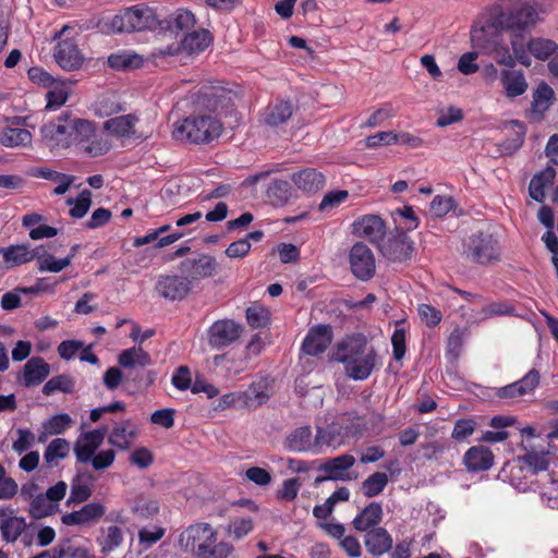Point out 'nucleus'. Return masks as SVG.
I'll return each instance as SVG.
<instances>
[{
    "instance_id": "680f3d73",
    "label": "nucleus",
    "mask_w": 558,
    "mask_h": 558,
    "mask_svg": "<svg viewBox=\"0 0 558 558\" xmlns=\"http://www.w3.org/2000/svg\"><path fill=\"white\" fill-rule=\"evenodd\" d=\"M476 428V422L473 418H459L453 426L451 437L461 442L470 437Z\"/></svg>"
},
{
    "instance_id": "393cba45",
    "label": "nucleus",
    "mask_w": 558,
    "mask_h": 558,
    "mask_svg": "<svg viewBox=\"0 0 558 558\" xmlns=\"http://www.w3.org/2000/svg\"><path fill=\"white\" fill-rule=\"evenodd\" d=\"M345 374L354 380L367 379L376 365V351L342 362Z\"/></svg>"
},
{
    "instance_id": "09e8293b",
    "label": "nucleus",
    "mask_w": 558,
    "mask_h": 558,
    "mask_svg": "<svg viewBox=\"0 0 558 558\" xmlns=\"http://www.w3.org/2000/svg\"><path fill=\"white\" fill-rule=\"evenodd\" d=\"M143 63V59L135 53L131 52H119L109 56L108 64L110 68L116 70H128L140 68Z\"/></svg>"
},
{
    "instance_id": "0e129e2a",
    "label": "nucleus",
    "mask_w": 558,
    "mask_h": 558,
    "mask_svg": "<svg viewBox=\"0 0 558 558\" xmlns=\"http://www.w3.org/2000/svg\"><path fill=\"white\" fill-rule=\"evenodd\" d=\"M133 512L141 518H149L159 510L158 501L140 496L132 508Z\"/></svg>"
},
{
    "instance_id": "bb28decb",
    "label": "nucleus",
    "mask_w": 558,
    "mask_h": 558,
    "mask_svg": "<svg viewBox=\"0 0 558 558\" xmlns=\"http://www.w3.org/2000/svg\"><path fill=\"white\" fill-rule=\"evenodd\" d=\"M138 122V118L135 114H124L116 118H111L104 123V129L116 137H144L142 134H137L135 125Z\"/></svg>"
},
{
    "instance_id": "c756f323",
    "label": "nucleus",
    "mask_w": 558,
    "mask_h": 558,
    "mask_svg": "<svg viewBox=\"0 0 558 558\" xmlns=\"http://www.w3.org/2000/svg\"><path fill=\"white\" fill-rule=\"evenodd\" d=\"M50 374V366L43 357L29 359L23 367V384L25 387L41 384Z\"/></svg>"
},
{
    "instance_id": "3c124183",
    "label": "nucleus",
    "mask_w": 558,
    "mask_h": 558,
    "mask_svg": "<svg viewBox=\"0 0 558 558\" xmlns=\"http://www.w3.org/2000/svg\"><path fill=\"white\" fill-rule=\"evenodd\" d=\"M510 43L512 57L515 59V63L518 62L521 65L529 68L532 64V59L524 37L520 33H512Z\"/></svg>"
},
{
    "instance_id": "9b49d317",
    "label": "nucleus",
    "mask_w": 558,
    "mask_h": 558,
    "mask_svg": "<svg viewBox=\"0 0 558 558\" xmlns=\"http://www.w3.org/2000/svg\"><path fill=\"white\" fill-rule=\"evenodd\" d=\"M296 109V104L291 99L277 97L262 110L260 122L270 129L283 126L292 118Z\"/></svg>"
},
{
    "instance_id": "f03ea898",
    "label": "nucleus",
    "mask_w": 558,
    "mask_h": 558,
    "mask_svg": "<svg viewBox=\"0 0 558 558\" xmlns=\"http://www.w3.org/2000/svg\"><path fill=\"white\" fill-rule=\"evenodd\" d=\"M238 94L211 82V141L221 137L227 130L232 132L240 123L235 108Z\"/></svg>"
},
{
    "instance_id": "774afa93",
    "label": "nucleus",
    "mask_w": 558,
    "mask_h": 558,
    "mask_svg": "<svg viewBox=\"0 0 558 558\" xmlns=\"http://www.w3.org/2000/svg\"><path fill=\"white\" fill-rule=\"evenodd\" d=\"M171 384L180 391H186L192 384L191 369L185 366H179L171 377Z\"/></svg>"
},
{
    "instance_id": "603ef678",
    "label": "nucleus",
    "mask_w": 558,
    "mask_h": 558,
    "mask_svg": "<svg viewBox=\"0 0 558 558\" xmlns=\"http://www.w3.org/2000/svg\"><path fill=\"white\" fill-rule=\"evenodd\" d=\"M182 266L183 270L193 279L204 278L209 272V257L201 255L198 258H189Z\"/></svg>"
},
{
    "instance_id": "49530a36",
    "label": "nucleus",
    "mask_w": 558,
    "mask_h": 558,
    "mask_svg": "<svg viewBox=\"0 0 558 558\" xmlns=\"http://www.w3.org/2000/svg\"><path fill=\"white\" fill-rule=\"evenodd\" d=\"M38 269L40 271L60 272L71 265V257L56 258L53 255L48 254L39 247Z\"/></svg>"
},
{
    "instance_id": "58836bf2",
    "label": "nucleus",
    "mask_w": 558,
    "mask_h": 558,
    "mask_svg": "<svg viewBox=\"0 0 558 558\" xmlns=\"http://www.w3.org/2000/svg\"><path fill=\"white\" fill-rule=\"evenodd\" d=\"M472 40L475 46L485 49L497 64L504 65L505 68L515 65V59L512 57V53L506 44L494 40L489 45L484 46L480 44V38L475 35L472 36Z\"/></svg>"
},
{
    "instance_id": "69168bd1",
    "label": "nucleus",
    "mask_w": 558,
    "mask_h": 558,
    "mask_svg": "<svg viewBox=\"0 0 558 558\" xmlns=\"http://www.w3.org/2000/svg\"><path fill=\"white\" fill-rule=\"evenodd\" d=\"M393 116V109L390 104H384L380 108L375 110L368 119L362 124V128H376L381 125L386 120Z\"/></svg>"
},
{
    "instance_id": "864d4df0",
    "label": "nucleus",
    "mask_w": 558,
    "mask_h": 558,
    "mask_svg": "<svg viewBox=\"0 0 558 558\" xmlns=\"http://www.w3.org/2000/svg\"><path fill=\"white\" fill-rule=\"evenodd\" d=\"M58 505H53L46 494H38L29 505V514L35 519L45 518L54 512Z\"/></svg>"
},
{
    "instance_id": "5701e85b",
    "label": "nucleus",
    "mask_w": 558,
    "mask_h": 558,
    "mask_svg": "<svg viewBox=\"0 0 558 558\" xmlns=\"http://www.w3.org/2000/svg\"><path fill=\"white\" fill-rule=\"evenodd\" d=\"M105 439V432L94 429L82 434L74 445V453L78 462L87 463Z\"/></svg>"
},
{
    "instance_id": "e2e57ef3",
    "label": "nucleus",
    "mask_w": 558,
    "mask_h": 558,
    "mask_svg": "<svg viewBox=\"0 0 558 558\" xmlns=\"http://www.w3.org/2000/svg\"><path fill=\"white\" fill-rule=\"evenodd\" d=\"M398 140L397 133L392 131H381L367 136L365 138V146L367 148H377L379 146L398 144Z\"/></svg>"
},
{
    "instance_id": "dca6fc26",
    "label": "nucleus",
    "mask_w": 558,
    "mask_h": 558,
    "mask_svg": "<svg viewBox=\"0 0 558 558\" xmlns=\"http://www.w3.org/2000/svg\"><path fill=\"white\" fill-rule=\"evenodd\" d=\"M541 383V375L536 368L530 369L521 379L500 387L496 396L500 399H514L534 392Z\"/></svg>"
},
{
    "instance_id": "2eb2a0df",
    "label": "nucleus",
    "mask_w": 558,
    "mask_h": 558,
    "mask_svg": "<svg viewBox=\"0 0 558 558\" xmlns=\"http://www.w3.org/2000/svg\"><path fill=\"white\" fill-rule=\"evenodd\" d=\"M352 233L377 245L386 234V223L378 215H364L352 223Z\"/></svg>"
},
{
    "instance_id": "13d9d810",
    "label": "nucleus",
    "mask_w": 558,
    "mask_h": 558,
    "mask_svg": "<svg viewBox=\"0 0 558 558\" xmlns=\"http://www.w3.org/2000/svg\"><path fill=\"white\" fill-rule=\"evenodd\" d=\"M247 324L254 328H264L269 325V311L264 306H250L245 311Z\"/></svg>"
},
{
    "instance_id": "aec40b11",
    "label": "nucleus",
    "mask_w": 558,
    "mask_h": 558,
    "mask_svg": "<svg viewBox=\"0 0 558 558\" xmlns=\"http://www.w3.org/2000/svg\"><path fill=\"white\" fill-rule=\"evenodd\" d=\"M106 513V507L100 502H89L80 510L65 513L61 517L64 525H89L98 522Z\"/></svg>"
},
{
    "instance_id": "0eeeda50",
    "label": "nucleus",
    "mask_w": 558,
    "mask_h": 558,
    "mask_svg": "<svg viewBox=\"0 0 558 558\" xmlns=\"http://www.w3.org/2000/svg\"><path fill=\"white\" fill-rule=\"evenodd\" d=\"M180 545L190 558H209V525L189 526L180 536Z\"/></svg>"
},
{
    "instance_id": "4c0bfd02",
    "label": "nucleus",
    "mask_w": 558,
    "mask_h": 558,
    "mask_svg": "<svg viewBox=\"0 0 558 558\" xmlns=\"http://www.w3.org/2000/svg\"><path fill=\"white\" fill-rule=\"evenodd\" d=\"M72 423L73 421L71 416L66 413H60L51 416L43 423L41 429L38 434V441L44 444L50 436L63 434L70 428Z\"/></svg>"
},
{
    "instance_id": "4468645a",
    "label": "nucleus",
    "mask_w": 558,
    "mask_h": 558,
    "mask_svg": "<svg viewBox=\"0 0 558 558\" xmlns=\"http://www.w3.org/2000/svg\"><path fill=\"white\" fill-rule=\"evenodd\" d=\"M274 381V378L270 376H259L245 391L240 392L239 399H242V403L245 407L256 409L267 403L270 399Z\"/></svg>"
},
{
    "instance_id": "79ce46f5",
    "label": "nucleus",
    "mask_w": 558,
    "mask_h": 558,
    "mask_svg": "<svg viewBox=\"0 0 558 558\" xmlns=\"http://www.w3.org/2000/svg\"><path fill=\"white\" fill-rule=\"evenodd\" d=\"M123 541L122 530L117 525H110L101 529L97 543L101 547L102 554H108L119 547Z\"/></svg>"
},
{
    "instance_id": "473e14b6",
    "label": "nucleus",
    "mask_w": 558,
    "mask_h": 558,
    "mask_svg": "<svg viewBox=\"0 0 558 558\" xmlns=\"http://www.w3.org/2000/svg\"><path fill=\"white\" fill-rule=\"evenodd\" d=\"M33 142L32 133L23 128L8 125L0 131V144L8 148L29 147Z\"/></svg>"
},
{
    "instance_id": "c9c22d12",
    "label": "nucleus",
    "mask_w": 558,
    "mask_h": 558,
    "mask_svg": "<svg viewBox=\"0 0 558 558\" xmlns=\"http://www.w3.org/2000/svg\"><path fill=\"white\" fill-rule=\"evenodd\" d=\"M527 50L531 56L539 61H548L558 58V44L549 38L532 37L527 41Z\"/></svg>"
},
{
    "instance_id": "6ab92c4d",
    "label": "nucleus",
    "mask_w": 558,
    "mask_h": 558,
    "mask_svg": "<svg viewBox=\"0 0 558 558\" xmlns=\"http://www.w3.org/2000/svg\"><path fill=\"white\" fill-rule=\"evenodd\" d=\"M369 350L375 349L368 345L366 337L363 333H353L337 344L335 360L342 363L369 353Z\"/></svg>"
},
{
    "instance_id": "1a4fd4ad",
    "label": "nucleus",
    "mask_w": 558,
    "mask_h": 558,
    "mask_svg": "<svg viewBox=\"0 0 558 558\" xmlns=\"http://www.w3.org/2000/svg\"><path fill=\"white\" fill-rule=\"evenodd\" d=\"M172 135L177 141L198 144L209 136L206 117H189L173 124Z\"/></svg>"
},
{
    "instance_id": "6e6d98bb",
    "label": "nucleus",
    "mask_w": 558,
    "mask_h": 558,
    "mask_svg": "<svg viewBox=\"0 0 558 558\" xmlns=\"http://www.w3.org/2000/svg\"><path fill=\"white\" fill-rule=\"evenodd\" d=\"M183 50L189 53L203 51L207 47V32H192L184 36L181 41Z\"/></svg>"
},
{
    "instance_id": "a878e982",
    "label": "nucleus",
    "mask_w": 558,
    "mask_h": 558,
    "mask_svg": "<svg viewBox=\"0 0 558 558\" xmlns=\"http://www.w3.org/2000/svg\"><path fill=\"white\" fill-rule=\"evenodd\" d=\"M156 289L165 299L175 301L185 298L191 289L186 278L179 276L160 277Z\"/></svg>"
},
{
    "instance_id": "37998d69",
    "label": "nucleus",
    "mask_w": 558,
    "mask_h": 558,
    "mask_svg": "<svg viewBox=\"0 0 558 558\" xmlns=\"http://www.w3.org/2000/svg\"><path fill=\"white\" fill-rule=\"evenodd\" d=\"M389 477L384 472H375L367 476L361 485L362 493L367 498L380 495L388 485Z\"/></svg>"
},
{
    "instance_id": "4d7b16f0",
    "label": "nucleus",
    "mask_w": 558,
    "mask_h": 558,
    "mask_svg": "<svg viewBox=\"0 0 558 558\" xmlns=\"http://www.w3.org/2000/svg\"><path fill=\"white\" fill-rule=\"evenodd\" d=\"M183 236V233L182 232H172L168 235H165V236H159L158 235V232L155 230L144 236H140V238H136L134 240V245L135 246H142V245H145V244H148V243H151L154 242L155 240H158L157 242V247H165V246H168L172 243H174L175 241H178L179 239H181Z\"/></svg>"
},
{
    "instance_id": "de8ad7c7",
    "label": "nucleus",
    "mask_w": 558,
    "mask_h": 558,
    "mask_svg": "<svg viewBox=\"0 0 558 558\" xmlns=\"http://www.w3.org/2000/svg\"><path fill=\"white\" fill-rule=\"evenodd\" d=\"M90 485L84 481L83 475L75 477L71 484L70 497L66 500V505H76L86 501L92 496Z\"/></svg>"
},
{
    "instance_id": "423d86ee",
    "label": "nucleus",
    "mask_w": 558,
    "mask_h": 558,
    "mask_svg": "<svg viewBox=\"0 0 558 558\" xmlns=\"http://www.w3.org/2000/svg\"><path fill=\"white\" fill-rule=\"evenodd\" d=\"M377 250L388 262L402 264L412 258L414 242L404 230L396 229L385 234Z\"/></svg>"
},
{
    "instance_id": "f3484780",
    "label": "nucleus",
    "mask_w": 558,
    "mask_h": 558,
    "mask_svg": "<svg viewBox=\"0 0 558 558\" xmlns=\"http://www.w3.org/2000/svg\"><path fill=\"white\" fill-rule=\"evenodd\" d=\"M332 341V329L329 325H316L310 328L302 342V351L308 355L324 353Z\"/></svg>"
},
{
    "instance_id": "cd10ccee",
    "label": "nucleus",
    "mask_w": 558,
    "mask_h": 558,
    "mask_svg": "<svg viewBox=\"0 0 558 558\" xmlns=\"http://www.w3.org/2000/svg\"><path fill=\"white\" fill-rule=\"evenodd\" d=\"M392 537L385 527H375L366 532L364 545L367 551L379 557L392 549Z\"/></svg>"
},
{
    "instance_id": "4be33fe9",
    "label": "nucleus",
    "mask_w": 558,
    "mask_h": 558,
    "mask_svg": "<svg viewBox=\"0 0 558 558\" xmlns=\"http://www.w3.org/2000/svg\"><path fill=\"white\" fill-rule=\"evenodd\" d=\"M26 526L25 519L16 517L12 508L0 506V532L3 541L16 542Z\"/></svg>"
},
{
    "instance_id": "052dcab7",
    "label": "nucleus",
    "mask_w": 558,
    "mask_h": 558,
    "mask_svg": "<svg viewBox=\"0 0 558 558\" xmlns=\"http://www.w3.org/2000/svg\"><path fill=\"white\" fill-rule=\"evenodd\" d=\"M68 204L73 205L70 209L71 217L82 218L87 214L92 205V193L88 190H84L76 201L69 199Z\"/></svg>"
},
{
    "instance_id": "b1692460",
    "label": "nucleus",
    "mask_w": 558,
    "mask_h": 558,
    "mask_svg": "<svg viewBox=\"0 0 558 558\" xmlns=\"http://www.w3.org/2000/svg\"><path fill=\"white\" fill-rule=\"evenodd\" d=\"M242 331V326L231 319L211 324V347L222 348L234 342Z\"/></svg>"
},
{
    "instance_id": "412c9836",
    "label": "nucleus",
    "mask_w": 558,
    "mask_h": 558,
    "mask_svg": "<svg viewBox=\"0 0 558 558\" xmlns=\"http://www.w3.org/2000/svg\"><path fill=\"white\" fill-rule=\"evenodd\" d=\"M291 181L306 195H314L326 185V177L315 168H304L292 173Z\"/></svg>"
},
{
    "instance_id": "f257e3e1",
    "label": "nucleus",
    "mask_w": 558,
    "mask_h": 558,
    "mask_svg": "<svg viewBox=\"0 0 558 558\" xmlns=\"http://www.w3.org/2000/svg\"><path fill=\"white\" fill-rule=\"evenodd\" d=\"M545 13L537 2L511 0L497 9L489 19V26L511 33L530 32L542 21Z\"/></svg>"
},
{
    "instance_id": "72a5a7b5",
    "label": "nucleus",
    "mask_w": 558,
    "mask_h": 558,
    "mask_svg": "<svg viewBox=\"0 0 558 558\" xmlns=\"http://www.w3.org/2000/svg\"><path fill=\"white\" fill-rule=\"evenodd\" d=\"M556 177V171L548 166L544 170L535 173L529 184V194L531 198L538 203H543L546 197V189L551 186Z\"/></svg>"
},
{
    "instance_id": "5fc2aeb1",
    "label": "nucleus",
    "mask_w": 558,
    "mask_h": 558,
    "mask_svg": "<svg viewBox=\"0 0 558 558\" xmlns=\"http://www.w3.org/2000/svg\"><path fill=\"white\" fill-rule=\"evenodd\" d=\"M74 388L73 379L68 375H58L50 378L43 387V393L50 396L56 391L69 393Z\"/></svg>"
},
{
    "instance_id": "a18cd8bd",
    "label": "nucleus",
    "mask_w": 558,
    "mask_h": 558,
    "mask_svg": "<svg viewBox=\"0 0 558 558\" xmlns=\"http://www.w3.org/2000/svg\"><path fill=\"white\" fill-rule=\"evenodd\" d=\"M71 450V444L64 438L53 439L46 448L44 458L46 463H57L59 460L66 458Z\"/></svg>"
},
{
    "instance_id": "9d476101",
    "label": "nucleus",
    "mask_w": 558,
    "mask_h": 558,
    "mask_svg": "<svg viewBox=\"0 0 558 558\" xmlns=\"http://www.w3.org/2000/svg\"><path fill=\"white\" fill-rule=\"evenodd\" d=\"M40 133L45 144L51 149L70 147V114L62 113L54 121L44 124Z\"/></svg>"
},
{
    "instance_id": "f704fd0d",
    "label": "nucleus",
    "mask_w": 558,
    "mask_h": 558,
    "mask_svg": "<svg viewBox=\"0 0 558 558\" xmlns=\"http://www.w3.org/2000/svg\"><path fill=\"white\" fill-rule=\"evenodd\" d=\"M0 254L9 266H20L39 257V247L31 250L27 245H11L0 247Z\"/></svg>"
},
{
    "instance_id": "7c9ffc66",
    "label": "nucleus",
    "mask_w": 558,
    "mask_h": 558,
    "mask_svg": "<svg viewBox=\"0 0 558 558\" xmlns=\"http://www.w3.org/2000/svg\"><path fill=\"white\" fill-rule=\"evenodd\" d=\"M463 462L471 472L486 471L493 465L494 454L484 446H473L464 453Z\"/></svg>"
},
{
    "instance_id": "f8f14e48",
    "label": "nucleus",
    "mask_w": 558,
    "mask_h": 558,
    "mask_svg": "<svg viewBox=\"0 0 558 558\" xmlns=\"http://www.w3.org/2000/svg\"><path fill=\"white\" fill-rule=\"evenodd\" d=\"M355 464V458L352 454L344 453L331 459H327L318 468V472L325 475L317 476L315 483L319 484L325 481H351L356 476H351L349 470Z\"/></svg>"
},
{
    "instance_id": "2f4dec72",
    "label": "nucleus",
    "mask_w": 558,
    "mask_h": 558,
    "mask_svg": "<svg viewBox=\"0 0 558 558\" xmlns=\"http://www.w3.org/2000/svg\"><path fill=\"white\" fill-rule=\"evenodd\" d=\"M137 426L128 420L113 426L108 440L113 447L128 450L137 437Z\"/></svg>"
},
{
    "instance_id": "bf43d9fd",
    "label": "nucleus",
    "mask_w": 558,
    "mask_h": 558,
    "mask_svg": "<svg viewBox=\"0 0 558 558\" xmlns=\"http://www.w3.org/2000/svg\"><path fill=\"white\" fill-rule=\"evenodd\" d=\"M349 197L347 190H336L326 193L318 205L319 211H327L337 208Z\"/></svg>"
},
{
    "instance_id": "20e7f679",
    "label": "nucleus",
    "mask_w": 558,
    "mask_h": 558,
    "mask_svg": "<svg viewBox=\"0 0 558 558\" xmlns=\"http://www.w3.org/2000/svg\"><path fill=\"white\" fill-rule=\"evenodd\" d=\"M464 257L481 266L497 264L501 260V245L498 236L489 231H476L462 244Z\"/></svg>"
},
{
    "instance_id": "338daca9",
    "label": "nucleus",
    "mask_w": 558,
    "mask_h": 558,
    "mask_svg": "<svg viewBox=\"0 0 558 558\" xmlns=\"http://www.w3.org/2000/svg\"><path fill=\"white\" fill-rule=\"evenodd\" d=\"M514 125L519 128L518 131H515V134L512 138H507L501 144V147L505 153L507 154H513L518 149H520L524 143L525 138V128L524 124L519 121H512Z\"/></svg>"
},
{
    "instance_id": "7ed1b4c3",
    "label": "nucleus",
    "mask_w": 558,
    "mask_h": 558,
    "mask_svg": "<svg viewBox=\"0 0 558 558\" xmlns=\"http://www.w3.org/2000/svg\"><path fill=\"white\" fill-rule=\"evenodd\" d=\"M70 146H77L90 157L102 156L111 148L108 138L97 132L93 121L70 114Z\"/></svg>"
},
{
    "instance_id": "a211bd4d",
    "label": "nucleus",
    "mask_w": 558,
    "mask_h": 558,
    "mask_svg": "<svg viewBox=\"0 0 558 558\" xmlns=\"http://www.w3.org/2000/svg\"><path fill=\"white\" fill-rule=\"evenodd\" d=\"M53 57L57 63L66 71H74L82 66L84 57L74 39H61L56 48Z\"/></svg>"
},
{
    "instance_id": "c85d7f7f",
    "label": "nucleus",
    "mask_w": 558,
    "mask_h": 558,
    "mask_svg": "<svg viewBox=\"0 0 558 558\" xmlns=\"http://www.w3.org/2000/svg\"><path fill=\"white\" fill-rule=\"evenodd\" d=\"M383 507L377 501L369 502L353 519L352 525L359 532H367L372 529L379 527L378 524L383 520Z\"/></svg>"
},
{
    "instance_id": "8fccbe9b",
    "label": "nucleus",
    "mask_w": 558,
    "mask_h": 558,
    "mask_svg": "<svg viewBox=\"0 0 558 558\" xmlns=\"http://www.w3.org/2000/svg\"><path fill=\"white\" fill-rule=\"evenodd\" d=\"M267 194L275 206H283L291 197V185L288 181L276 180L268 187Z\"/></svg>"
},
{
    "instance_id": "39448f33",
    "label": "nucleus",
    "mask_w": 558,
    "mask_h": 558,
    "mask_svg": "<svg viewBox=\"0 0 558 558\" xmlns=\"http://www.w3.org/2000/svg\"><path fill=\"white\" fill-rule=\"evenodd\" d=\"M154 23L155 15L153 11L144 4H136L113 16L110 27L114 33H133L146 31Z\"/></svg>"
},
{
    "instance_id": "ddd939ff",
    "label": "nucleus",
    "mask_w": 558,
    "mask_h": 558,
    "mask_svg": "<svg viewBox=\"0 0 558 558\" xmlns=\"http://www.w3.org/2000/svg\"><path fill=\"white\" fill-rule=\"evenodd\" d=\"M499 85L502 94L509 99L524 95L529 89V83L522 69L511 65L499 72Z\"/></svg>"
},
{
    "instance_id": "6e6552de",
    "label": "nucleus",
    "mask_w": 558,
    "mask_h": 558,
    "mask_svg": "<svg viewBox=\"0 0 558 558\" xmlns=\"http://www.w3.org/2000/svg\"><path fill=\"white\" fill-rule=\"evenodd\" d=\"M350 268L355 278L369 281L376 274V262L372 250L363 242H356L349 253Z\"/></svg>"
},
{
    "instance_id": "a19ab883",
    "label": "nucleus",
    "mask_w": 558,
    "mask_h": 558,
    "mask_svg": "<svg viewBox=\"0 0 558 558\" xmlns=\"http://www.w3.org/2000/svg\"><path fill=\"white\" fill-rule=\"evenodd\" d=\"M555 100V93L553 88L545 82L538 84L536 89L533 92V100L531 109L534 113H545Z\"/></svg>"
},
{
    "instance_id": "c03bdc74",
    "label": "nucleus",
    "mask_w": 558,
    "mask_h": 558,
    "mask_svg": "<svg viewBox=\"0 0 558 558\" xmlns=\"http://www.w3.org/2000/svg\"><path fill=\"white\" fill-rule=\"evenodd\" d=\"M195 22L194 14L183 9L174 11L167 20L168 28L172 32H189Z\"/></svg>"
},
{
    "instance_id": "e433bc0d",
    "label": "nucleus",
    "mask_w": 558,
    "mask_h": 558,
    "mask_svg": "<svg viewBox=\"0 0 558 558\" xmlns=\"http://www.w3.org/2000/svg\"><path fill=\"white\" fill-rule=\"evenodd\" d=\"M286 447L295 452H306L315 449V439L310 426L295 428L286 439Z\"/></svg>"
},
{
    "instance_id": "ea45409f",
    "label": "nucleus",
    "mask_w": 558,
    "mask_h": 558,
    "mask_svg": "<svg viewBox=\"0 0 558 558\" xmlns=\"http://www.w3.org/2000/svg\"><path fill=\"white\" fill-rule=\"evenodd\" d=\"M118 362L121 366L128 368H133L137 366L145 367L151 364V357L140 345L123 350L119 354Z\"/></svg>"
}]
</instances>
